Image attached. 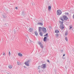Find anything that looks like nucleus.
<instances>
[{
	"instance_id": "obj_1",
	"label": "nucleus",
	"mask_w": 74,
	"mask_h": 74,
	"mask_svg": "<svg viewBox=\"0 0 74 74\" xmlns=\"http://www.w3.org/2000/svg\"><path fill=\"white\" fill-rule=\"evenodd\" d=\"M62 14V11L60 10H58L57 11V15L60 16Z\"/></svg>"
},
{
	"instance_id": "obj_2",
	"label": "nucleus",
	"mask_w": 74,
	"mask_h": 74,
	"mask_svg": "<svg viewBox=\"0 0 74 74\" xmlns=\"http://www.w3.org/2000/svg\"><path fill=\"white\" fill-rule=\"evenodd\" d=\"M60 29L61 30H63V29L64 28V27L63 24H60Z\"/></svg>"
},
{
	"instance_id": "obj_3",
	"label": "nucleus",
	"mask_w": 74,
	"mask_h": 74,
	"mask_svg": "<svg viewBox=\"0 0 74 74\" xmlns=\"http://www.w3.org/2000/svg\"><path fill=\"white\" fill-rule=\"evenodd\" d=\"M29 62H30V60H28V61L25 62V64L26 65V66H29Z\"/></svg>"
},
{
	"instance_id": "obj_4",
	"label": "nucleus",
	"mask_w": 74,
	"mask_h": 74,
	"mask_svg": "<svg viewBox=\"0 0 74 74\" xmlns=\"http://www.w3.org/2000/svg\"><path fill=\"white\" fill-rule=\"evenodd\" d=\"M63 18L65 21H67V20H68V17L66 16H63Z\"/></svg>"
},
{
	"instance_id": "obj_5",
	"label": "nucleus",
	"mask_w": 74,
	"mask_h": 74,
	"mask_svg": "<svg viewBox=\"0 0 74 74\" xmlns=\"http://www.w3.org/2000/svg\"><path fill=\"white\" fill-rule=\"evenodd\" d=\"M42 30L44 33H46V32H47V29H46V28L45 27H43L42 28Z\"/></svg>"
},
{
	"instance_id": "obj_6",
	"label": "nucleus",
	"mask_w": 74,
	"mask_h": 74,
	"mask_svg": "<svg viewBox=\"0 0 74 74\" xmlns=\"http://www.w3.org/2000/svg\"><path fill=\"white\" fill-rule=\"evenodd\" d=\"M38 44L40 45V48H43L44 47H43V45H42V44H41V42H39Z\"/></svg>"
},
{
	"instance_id": "obj_7",
	"label": "nucleus",
	"mask_w": 74,
	"mask_h": 74,
	"mask_svg": "<svg viewBox=\"0 0 74 74\" xmlns=\"http://www.w3.org/2000/svg\"><path fill=\"white\" fill-rule=\"evenodd\" d=\"M61 36V34H58L57 33L56 34V37L57 38H58V37H59V36Z\"/></svg>"
},
{
	"instance_id": "obj_8",
	"label": "nucleus",
	"mask_w": 74,
	"mask_h": 74,
	"mask_svg": "<svg viewBox=\"0 0 74 74\" xmlns=\"http://www.w3.org/2000/svg\"><path fill=\"white\" fill-rule=\"evenodd\" d=\"M29 32H32L33 31V29L31 28H29Z\"/></svg>"
},
{
	"instance_id": "obj_9",
	"label": "nucleus",
	"mask_w": 74,
	"mask_h": 74,
	"mask_svg": "<svg viewBox=\"0 0 74 74\" xmlns=\"http://www.w3.org/2000/svg\"><path fill=\"white\" fill-rule=\"evenodd\" d=\"M42 69H45L46 67V64H42Z\"/></svg>"
},
{
	"instance_id": "obj_10",
	"label": "nucleus",
	"mask_w": 74,
	"mask_h": 74,
	"mask_svg": "<svg viewBox=\"0 0 74 74\" xmlns=\"http://www.w3.org/2000/svg\"><path fill=\"white\" fill-rule=\"evenodd\" d=\"M42 27H39V32H40L41 31V30H42Z\"/></svg>"
},
{
	"instance_id": "obj_11",
	"label": "nucleus",
	"mask_w": 74,
	"mask_h": 74,
	"mask_svg": "<svg viewBox=\"0 0 74 74\" xmlns=\"http://www.w3.org/2000/svg\"><path fill=\"white\" fill-rule=\"evenodd\" d=\"M8 67L10 69H12V66L11 65H9Z\"/></svg>"
},
{
	"instance_id": "obj_12",
	"label": "nucleus",
	"mask_w": 74,
	"mask_h": 74,
	"mask_svg": "<svg viewBox=\"0 0 74 74\" xmlns=\"http://www.w3.org/2000/svg\"><path fill=\"white\" fill-rule=\"evenodd\" d=\"M38 25H41V26H43V23H38Z\"/></svg>"
},
{
	"instance_id": "obj_13",
	"label": "nucleus",
	"mask_w": 74,
	"mask_h": 74,
	"mask_svg": "<svg viewBox=\"0 0 74 74\" xmlns=\"http://www.w3.org/2000/svg\"><path fill=\"white\" fill-rule=\"evenodd\" d=\"M47 37H45L43 39L44 41H47Z\"/></svg>"
},
{
	"instance_id": "obj_14",
	"label": "nucleus",
	"mask_w": 74,
	"mask_h": 74,
	"mask_svg": "<svg viewBox=\"0 0 74 74\" xmlns=\"http://www.w3.org/2000/svg\"><path fill=\"white\" fill-rule=\"evenodd\" d=\"M39 35L40 36H43V35H42V33L41 32L39 33Z\"/></svg>"
},
{
	"instance_id": "obj_15",
	"label": "nucleus",
	"mask_w": 74,
	"mask_h": 74,
	"mask_svg": "<svg viewBox=\"0 0 74 74\" xmlns=\"http://www.w3.org/2000/svg\"><path fill=\"white\" fill-rule=\"evenodd\" d=\"M65 36H67L68 35V31H66L65 34Z\"/></svg>"
},
{
	"instance_id": "obj_16",
	"label": "nucleus",
	"mask_w": 74,
	"mask_h": 74,
	"mask_svg": "<svg viewBox=\"0 0 74 74\" xmlns=\"http://www.w3.org/2000/svg\"><path fill=\"white\" fill-rule=\"evenodd\" d=\"M55 33H59V31L58 30H56V31H55Z\"/></svg>"
},
{
	"instance_id": "obj_17",
	"label": "nucleus",
	"mask_w": 74,
	"mask_h": 74,
	"mask_svg": "<svg viewBox=\"0 0 74 74\" xmlns=\"http://www.w3.org/2000/svg\"><path fill=\"white\" fill-rule=\"evenodd\" d=\"M51 9V6H48V10L50 11V10Z\"/></svg>"
},
{
	"instance_id": "obj_18",
	"label": "nucleus",
	"mask_w": 74,
	"mask_h": 74,
	"mask_svg": "<svg viewBox=\"0 0 74 74\" xmlns=\"http://www.w3.org/2000/svg\"><path fill=\"white\" fill-rule=\"evenodd\" d=\"M18 56H22V54L21 53H18Z\"/></svg>"
},
{
	"instance_id": "obj_19",
	"label": "nucleus",
	"mask_w": 74,
	"mask_h": 74,
	"mask_svg": "<svg viewBox=\"0 0 74 74\" xmlns=\"http://www.w3.org/2000/svg\"><path fill=\"white\" fill-rule=\"evenodd\" d=\"M65 40L66 41H68V39H67V37H65Z\"/></svg>"
},
{
	"instance_id": "obj_20",
	"label": "nucleus",
	"mask_w": 74,
	"mask_h": 74,
	"mask_svg": "<svg viewBox=\"0 0 74 74\" xmlns=\"http://www.w3.org/2000/svg\"><path fill=\"white\" fill-rule=\"evenodd\" d=\"M35 34L36 36H37V31H35Z\"/></svg>"
},
{
	"instance_id": "obj_21",
	"label": "nucleus",
	"mask_w": 74,
	"mask_h": 74,
	"mask_svg": "<svg viewBox=\"0 0 74 74\" xmlns=\"http://www.w3.org/2000/svg\"><path fill=\"white\" fill-rule=\"evenodd\" d=\"M17 64H18V65H20V64H21V63L18 62V61L17 62Z\"/></svg>"
},
{
	"instance_id": "obj_22",
	"label": "nucleus",
	"mask_w": 74,
	"mask_h": 74,
	"mask_svg": "<svg viewBox=\"0 0 74 74\" xmlns=\"http://www.w3.org/2000/svg\"><path fill=\"white\" fill-rule=\"evenodd\" d=\"M69 27H70L69 29H72V28H73V27H72V26H71V25H70Z\"/></svg>"
},
{
	"instance_id": "obj_23",
	"label": "nucleus",
	"mask_w": 74,
	"mask_h": 74,
	"mask_svg": "<svg viewBox=\"0 0 74 74\" xmlns=\"http://www.w3.org/2000/svg\"><path fill=\"white\" fill-rule=\"evenodd\" d=\"M60 23H61L62 24H63V22L61 21H60Z\"/></svg>"
},
{
	"instance_id": "obj_24",
	"label": "nucleus",
	"mask_w": 74,
	"mask_h": 74,
	"mask_svg": "<svg viewBox=\"0 0 74 74\" xmlns=\"http://www.w3.org/2000/svg\"><path fill=\"white\" fill-rule=\"evenodd\" d=\"M60 19L61 20V21H64V19H63V18H61Z\"/></svg>"
},
{
	"instance_id": "obj_25",
	"label": "nucleus",
	"mask_w": 74,
	"mask_h": 74,
	"mask_svg": "<svg viewBox=\"0 0 74 74\" xmlns=\"http://www.w3.org/2000/svg\"><path fill=\"white\" fill-rule=\"evenodd\" d=\"M10 55H11V53H10V51H9L8 53V55H9V56H10Z\"/></svg>"
},
{
	"instance_id": "obj_26",
	"label": "nucleus",
	"mask_w": 74,
	"mask_h": 74,
	"mask_svg": "<svg viewBox=\"0 0 74 74\" xmlns=\"http://www.w3.org/2000/svg\"><path fill=\"white\" fill-rule=\"evenodd\" d=\"M65 14H66L67 15H69V13L67 12H65Z\"/></svg>"
},
{
	"instance_id": "obj_27",
	"label": "nucleus",
	"mask_w": 74,
	"mask_h": 74,
	"mask_svg": "<svg viewBox=\"0 0 74 74\" xmlns=\"http://www.w3.org/2000/svg\"><path fill=\"white\" fill-rule=\"evenodd\" d=\"M40 67H41V66H38V69H40Z\"/></svg>"
},
{
	"instance_id": "obj_28",
	"label": "nucleus",
	"mask_w": 74,
	"mask_h": 74,
	"mask_svg": "<svg viewBox=\"0 0 74 74\" xmlns=\"http://www.w3.org/2000/svg\"><path fill=\"white\" fill-rule=\"evenodd\" d=\"M47 62H49V63H50V62H49V60H47Z\"/></svg>"
},
{
	"instance_id": "obj_29",
	"label": "nucleus",
	"mask_w": 74,
	"mask_h": 74,
	"mask_svg": "<svg viewBox=\"0 0 74 74\" xmlns=\"http://www.w3.org/2000/svg\"><path fill=\"white\" fill-rule=\"evenodd\" d=\"M15 9H16V10H18V7H16L15 8Z\"/></svg>"
},
{
	"instance_id": "obj_30",
	"label": "nucleus",
	"mask_w": 74,
	"mask_h": 74,
	"mask_svg": "<svg viewBox=\"0 0 74 74\" xmlns=\"http://www.w3.org/2000/svg\"><path fill=\"white\" fill-rule=\"evenodd\" d=\"M6 73L7 74H10V73L6 72Z\"/></svg>"
},
{
	"instance_id": "obj_31",
	"label": "nucleus",
	"mask_w": 74,
	"mask_h": 74,
	"mask_svg": "<svg viewBox=\"0 0 74 74\" xmlns=\"http://www.w3.org/2000/svg\"><path fill=\"white\" fill-rule=\"evenodd\" d=\"M63 50H61V52H63Z\"/></svg>"
},
{
	"instance_id": "obj_32",
	"label": "nucleus",
	"mask_w": 74,
	"mask_h": 74,
	"mask_svg": "<svg viewBox=\"0 0 74 74\" xmlns=\"http://www.w3.org/2000/svg\"><path fill=\"white\" fill-rule=\"evenodd\" d=\"M65 56V54H64L63 55V56Z\"/></svg>"
},
{
	"instance_id": "obj_33",
	"label": "nucleus",
	"mask_w": 74,
	"mask_h": 74,
	"mask_svg": "<svg viewBox=\"0 0 74 74\" xmlns=\"http://www.w3.org/2000/svg\"><path fill=\"white\" fill-rule=\"evenodd\" d=\"M3 18H5V16H4V15H3Z\"/></svg>"
},
{
	"instance_id": "obj_34",
	"label": "nucleus",
	"mask_w": 74,
	"mask_h": 74,
	"mask_svg": "<svg viewBox=\"0 0 74 74\" xmlns=\"http://www.w3.org/2000/svg\"><path fill=\"white\" fill-rule=\"evenodd\" d=\"M48 34L47 33V34H46V36H48Z\"/></svg>"
},
{
	"instance_id": "obj_35",
	"label": "nucleus",
	"mask_w": 74,
	"mask_h": 74,
	"mask_svg": "<svg viewBox=\"0 0 74 74\" xmlns=\"http://www.w3.org/2000/svg\"><path fill=\"white\" fill-rule=\"evenodd\" d=\"M3 55H5V53H4L3 54Z\"/></svg>"
},
{
	"instance_id": "obj_36",
	"label": "nucleus",
	"mask_w": 74,
	"mask_h": 74,
	"mask_svg": "<svg viewBox=\"0 0 74 74\" xmlns=\"http://www.w3.org/2000/svg\"><path fill=\"white\" fill-rule=\"evenodd\" d=\"M44 37L46 36V35H45L44 36Z\"/></svg>"
},
{
	"instance_id": "obj_37",
	"label": "nucleus",
	"mask_w": 74,
	"mask_h": 74,
	"mask_svg": "<svg viewBox=\"0 0 74 74\" xmlns=\"http://www.w3.org/2000/svg\"><path fill=\"white\" fill-rule=\"evenodd\" d=\"M24 67H25V68H26V66H24Z\"/></svg>"
},
{
	"instance_id": "obj_38",
	"label": "nucleus",
	"mask_w": 74,
	"mask_h": 74,
	"mask_svg": "<svg viewBox=\"0 0 74 74\" xmlns=\"http://www.w3.org/2000/svg\"><path fill=\"white\" fill-rule=\"evenodd\" d=\"M32 5H33V4L32 3Z\"/></svg>"
}]
</instances>
